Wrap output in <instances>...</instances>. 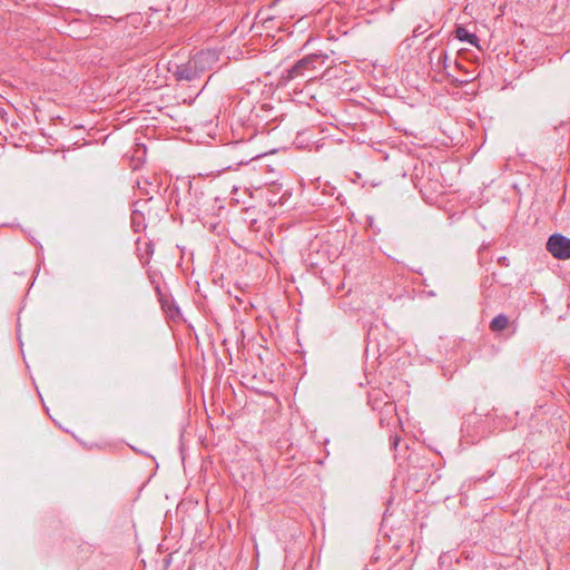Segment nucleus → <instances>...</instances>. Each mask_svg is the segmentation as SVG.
Masks as SVG:
<instances>
[{
    "label": "nucleus",
    "instance_id": "f257e3e1",
    "mask_svg": "<svg viewBox=\"0 0 570 570\" xmlns=\"http://www.w3.org/2000/svg\"><path fill=\"white\" fill-rule=\"evenodd\" d=\"M215 60L216 55L210 50L197 52L186 63L178 65L174 75L177 80L193 81L209 69Z\"/></svg>",
    "mask_w": 570,
    "mask_h": 570
},
{
    "label": "nucleus",
    "instance_id": "20e7f679",
    "mask_svg": "<svg viewBox=\"0 0 570 570\" xmlns=\"http://www.w3.org/2000/svg\"><path fill=\"white\" fill-rule=\"evenodd\" d=\"M455 38L460 41L468 42L473 47H479V38L475 33H471L468 29L462 26H458L455 29Z\"/></svg>",
    "mask_w": 570,
    "mask_h": 570
},
{
    "label": "nucleus",
    "instance_id": "39448f33",
    "mask_svg": "<svg viewBox=\"0 0 570 570\" xmlns=\"http://www.w3.org/2000/svg\"><path fill=\"white\" fill-rule=\"evenodd\" d=\"M433 59H436L435 66L439 69H442L443 71H448V68L450 67V62H449V57H448L446 51H444V50L434 51L431 56V60H433ZM446 73H448V76H450L449 72H446Z\"/></svg>",
    "mask_w": 570,
    "mask_h": 570
},
{
    "label": "nucleus",
    "instance_id": "423d86ee",
    "mask_svg": "<svg viewBox=\"0 0 570 570\" xmlns=\"http://www.w3.org/2000/svg\"><path fill=\"white\" fill-rule=\"evenodd\" d=\"M509 318L504 314L495 316L490 324V328L493 332H501L508 327Z\"/></svg>",
    "mask_w": 570,
    "mask_h": 570
},
{
    "label": "nucleus",
    "instance_id": "0eeeda50",
    "mask_svg": "<svg viewBox=\"0 0 570 570\" xmlns=\"http://www.w3.org/2000/svg\"><path fill=\"white\" fill-rule=\"evenodd\" d=\"M454 66H455L456 68H461V63H459L456 60L454 61Z\"/></svg>",
    "mask_w": 570,
    "mask_h": 570
},
{
    "label": "nucleus",
    "instance_id": "f03ea898",
    "mask_svg": "<svg viewBox=\"0 0 570 570\" xmlns=\"http://www.w3.org/2000/svg\"><path fill=\"white\" fill-rule=\"evenodd\" d=\"M321 56L309 55L297 61L292 68L285 70L282 75V80L291 81L296 78L306 77L307 71L316 69V63L320 61Z\"/></svg>",
    "mask_w": 570,
    "mask_h": 570
},
{
    "label": "nucleus",
    "instance_id": "7ed1b4c3",
    "mask_svg": "<svg viewBox=\"0 0 570 570\" xmlns=\"http://www.w3.org/2000/svg\"><path fill=\"white\" fill-rule=\"evenodd\" d=\"M547 250L557 259L570 258V238L561 235L553 234L547 242Z\"/></svg>",
    "mask_w": 570,
    "mask_h": 570
}]
</instances>
